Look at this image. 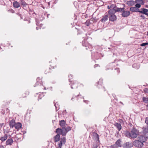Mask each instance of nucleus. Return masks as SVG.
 <instances>
[{"mask_svg":"<svg viewBox=\"0 0 148 148\" xmlns=\"http://www.w3.org/2000/svg\"><path fill=\"white\" fill-rule=\"evenodd\" d=\"M48 5H50V3H49H49H48Z\"/></svg>","mask_w":148,"mask_h":148,"instance_id":"62","label":"nucleus"},{"mask_svg":"<svg viewBox=\"0 0 148 148\" xmlns=\"http://www.w3.org/2000/svg\"><path fill=\"white\" fill-rule=\"evenodd\" d=\"M49 14H47V18H48L49 17Z\"/></svg>","mask_w":148,"mask_h":148,"instance_id":"58","label":"nucleus"},{"mask_svg":"<svg viewBox=\"0 0 148 148\" xmlns=\"http://www.w3.org/2000/svg\"><path fill=\"white\" fill-rule=\"evenodd\" d=\"M140 17H141L142 18L143 20H144L145 19V17L144 15H141L140 16Z\"/></svg>","mask_w":148,"mask_h":148,"instance_id":"48","label":"nucleus"},{"mask_svg":"<svg viewBox=\"0 0 148 148\" xmlns=\"http://www.w3.org/2000/svg\"><path fill=\"white\" fill-rule=\"evenodd\" d=\"M10 1H14L15 0H9Z\"/></svg>","mask_w":148,"mask_h":148,"instance_id":"60","label":"nucleus"},{"mask_svg":"<svg viewBox=\"0 0 148 148\" xmlns=\"http://www.w3.org/2000/svg\"><path fill=\"white\" fill-rule=\"evenodd\" d=\"M115 69L117 71L118 74L120 72V71L119 68Z\"/></svg>","mask_w":148,"mask_h":148,"instance_id":"45","label":"nucleus"},{"mask_svg":"<svg viewBox=\"0 0 148 148\" xmlns=\"http://www.w3.org/2000/svg\"><path fill=\"white\" fill-rule=\"evenodd\" d=\"M63 144V143H62L60 141L58 143V148H61L62 144Z\"/></svg>","mask_w":148,"mask_h":148,"instance_id":"37","label":"nucleus"},{"mask_svg":"<svg viewBox=\"0 0 148 148\" xmlns=\"http://www.w3.org/2000/svg\"><path fill=\"white\" fill-rule=\"evenodd\" d=\"M143 100L145 103H148V98L143 97Z\"/></svg>","mask_w":148,"mask_h":148,"instance_id":"33","label":"nucleus"},{"mask_svg":"<svg viewBox=\"0 0 148 148\" xmlns=\"http://www.w3.org/2000/svg\"><path fill=\"white\" fill-rule=\"evenodd\" d=\"M130 10L132 12H138L139 9L136 8V7H131L130 8Z\"/></svg>","mask_w":148,"mask_h":148,"instance_id":"22","label":"nucleus"},{"mask_svg":"<svg viewBox=\"0 0 148 148\" xmlns=\"http://www.w3.org/2000/svg\"><path fill=\"white\" fill-rule=\"evenodd\" d=\"M0 148H5L3 145H0Z\"/></svg>","mask_w":148,"mask_h":148,"instance_id":"53","label":"nucleus"},{"mask_svg":"<svg viewBox=\"0 0 148 148\" xmlns=\"http://www.w3.org/2000/svg\"><path fill=\"white\" fill-rule=\"evenodd\" d=\"M60 141L63 143V144H65L66 142L65 137H63L61 139V140Z\"/></svg>","mask_w":148,"mask_h":148,"instance_id":"36","label":"nucleus"},{"mask_svg":"<svg viewBox=\"0 0 148 148\" xmlns=\"http://www.w3.org/2000/svg\"><path fill=\"white\" fill-rule=\"evenodd\" d=\"M133 144L135 147L139 148L142 147L144 145L143 143H142L139 140H135L133 142Z\"/></svg>","mask_w":148,"mask_h":148,"instance_id":"5","label":"nucleus"},{"mask_svg":"<svg viewBox=\"0 0 148 148\" xmlns=\"http://www.w3.org/2000/svg\"><path fill=\"white\" fill-rule=\"evenodd\" d=\"M13 142V139L12 138L8 139L6 142V145H11Z\"/></svg>","mask_w":148,"mask_h":148,"instance_id":"19","label":"nucleus"},{"mask_svg":"<svg viewBox=\"0 0 148 148\" xmlns=\"http://www.w3.org/2000/svg\"><path fill=\"white\" fill-rule=\"evenodd\" d=\"M135 65H136V64H133V65H132V66L133 67H134V66H135Z\"/></svg>","mask_w":148,"mask_h":148,"instance_id":"57","label":"nucleus"},{"mask_svg":"<svg viewBox=\"0 0 148 148\" xmlns=\"http://www.w3.org/2000/svg\"><path fill=\"white\" fill-rule=\"evenodd\" d=\"M18 14L20 16V17L21 18V19H23V16L22 15H21V14Z\"/></svg>","mask_w":148,"mask_h":148,"instance_id":"49","label":"nucleus"},{"mask_svg":"<svg viewBox=\"0 0 148 148\" xmlns=\"http://www.w3.org/2000/svg\"><path fill=\"white\" fill-rule=\"evenodd\" d=\"M126 4L128 6H132L134 5L135 4V1L133 0L127 1Z\"/></svg>","mask_w":148,"mask_h":148,"instance_id":"13","label":"nucleus"},{"mask_svg":"<svg viewBox=\"0 0 148 148\" xmlns=\"http://www.w3.org/2000/svg\"><path fill=\"white\" fill-rule=\"evenodd\" d=\"M103 79H99V81L98 82L97 84V86L99 88H102L103 90H105V88L103 87H102V85L103 83Z\"/></svg>","mask_w":148,"mask_h":148,"instance_id":"8","label":"nucleus"},{"mask_svg":"<svg viewBox=\"0 0 148 148\" xmlns=\"http://www.w3.org/2000/svg\"><path fill=\"white\" fill-rule=\"evenodd\" d=\"M139 131L135 127H133L130 132L127 131L125 132V136L130 138H135L138 135H139Z\"/></svg>","mask_w":148,"mask_h":148,"instance_id":"1","label":"nucleus"},{"mask_svg":"<svg viewBox=\"0 0 148 148\" xmlns=\"http://www.w3.org/2000/svg\"><path fill=\"white\" fill-rule=\"evenodd\" d=\"M108 18L109 16L108 15H105L103 16V17L101 19L100 21L102 22H105L108 19Z\"/></svg>","mask_w":148,"mask_h":148,"instance_id":"16","label":"nucleus"},{"mask_svg":"<svg viewBox=\"0 0 148 148\" xmlns=\"http://www.w3.org/2000/svg\"><path fill=\"white\" fill-rule=\"evenodd\" d=\"M22 124L18 122L15 123L14 127L16 129H19L21 128Z\"/></svg>","mask_w":148,"mask_h":148,"instance_id":"23","label":"nucleus"},{"mask_svg":"<svg viewBox=\"0 0 148 148\" xmlns=\"http://www.w3.org/2000/svg\"><path fill=\"white\" fill-rule=\"evenodd\" d=\"M123 5L124 6L123 7V8H120L119 9H121V10H120L118 12L122 13L121 15L122 17H127L130 15V13L129 11L125 10V5L123 4Z\"/></svg>","mask_w":148,"mask_h":148,"instance_id":"2","label":"nucleus"},{"mask_svg":"<svg viewBox=\"0 0 148 148\" xmlns=\"http://www.w3.org/2000/svg\"><path fill=\"white\" fill-rule=\"evenodd\" d=\"M79 96H80V95H78L77 96V97H78Z\"/></svg>","mask_w":148,"mask_h":148,"instance_id":"63","label":"nucleus"},{"mask_svg":"<svg viewBox=\"0 0 148 148\" xmlns=\"http://www.w3.org/2000/svg\"><path fill=\"white\" fill-rule=\"evenodd\" d=\"M110 9L108 11V12H110V11H113L114 12H119L121 9L120 8L117 7L115 4H111L110 5Z\"/></svg>","mask_w":148,"mask_h":148,"instance_id":"4","label":"nucleus"},{"mask_svg":"<svg viewBox=\"0 0 148 148\" xmlns=\"http://www.w3.org/2000/svg\"><path fill=\"white\" fill-rule=\"evenodd\" d=\"M141 10H138V12L142 14H144L146 15H147L148 14V10L144 8H141L140 9Z\"/></svg>","mask_w":148,"mask_h":148,"instance_id":"10","label":"nucleus"},{"mask_svg":"<svg viewBox=\"0 0 148 148\" xmlns=\"http://www.w3.org/2000/svg\"><path fill=\"white\" fill-rule=\"evenodd\" d=\"M147 35L148 36V32H147Z\"/></svg>","mask_w":148,"mask_h":148,"instance_id":"64","label":"nucleus"},{"mask_svg":"<svg viewBox=\"0 0 148 148\" xmlns=\"http://www.w3.org/2000/svg\"><path fill=\"white\" fill-rule=\"evenodd\" d=\"M8 136L7 134H5L2 136L0 137V140L2 142L5 141L8 138Z\"/></svg>","mask_w":148,"mask_h":148,"instance_id":"14","label":"nucleus"},{"mask_svg":"<svg viewBox=\"0 0 148 148\" xmlns=\"http://www.w3.org/2000/svg\"><path fill=\"white\" fill-rule=\"evenodd\" d=\"M84 102L87 104L88 103V101H87L84 100Z\"/></svg>","mask_w":148,"mask_h":148,"instance_id":"55","label":"nucleus"},{"mask_svg":"<svg viewBox=\"0 0 148 148\" xmlns=\"http://www.w3.org/2000/svg\"><path fill=\"white\" fill-rule=\"evenodd\" d=\"M107 8L108 9H110V5H108V6H107Z\"/></svg>","mask_w":148,"mask_h":148,"instance_id":"56","label":"nucleus"},{"mask_svg":"<svg viewBox=\"0 0 148 148\" xmlns=\"http://www.w3.org/2000/svg\"><path fill=\"white\" fill-rule=\"evenodd\" d=\"M70 78V79H69V82H71V78L72 77V75H70L68 76Z\"/></svg>","mask_w":148,"mask_h":148,"instance_id":"46","label":"nucleus"},{"mask_svg":"<svg viewBox=\"0 0 148 148\" xmlns=\"http://www.w3.org/2000/svg\"><path fill=\"white\" fill-rule=\"evenodd\" d=\"M43 97V95L42 94H40L38 96V100L41 99Z\"/></svg>","mask_w":148,"mask_h":148,"instance_id":"42","label":"nucleus"},{"mask_svg":"<svg viewBox=\"0 0 148 148\" xmlns=\"http://www.w3.org/2000/svg\"><path fill=\"white\" fill-rule=\"evenodd\" d=\"M6 111L8 113L10 112V110L8 108H6Z\"/></svg>","mask_w":148,"mask_h":148,"instance_id":"54","label":"nucleus"},{"mask_svg":"<svg viewBox=\"0 0 148 148\" xmlns=\"http://www.w3.org/2000/svg\"><path fill=\"white\" fill-rule=\"evenodd\" d=\"M37 82L34 85V87L36 86L37 85H38L39 84H40V82H41V81H40V78L38 77L36 79Z\"/></svg>","mask_w":148,"mask_h":148,"instance_id":"31","label":"nucleus"},{"mask_svg":"<svg viewBox=\"0 0 148 148\" xmlns=\"http://www.w3.org/2000/svg\"><path fill=\"white\" fill-rule=\"evenodd\" d=\"M77 35H78L79 34H82V36L81 37L83 38H84L86 36V34H84V33H83L82 31H81V30L79 29H77Z\"/></svg>","mask_w":148,"mask_h":148,"instance_id":"17","label":"nucleus"},{"mask_svg":"<svg viewBox=\"0 0 148 148\" xmlns=\"http://www.w3.org/2000/svg\"><path fill=\"white\" fill-rule=\"evenodd\" d=\"M138 3L143 5L144 3V2L143 0H136L135 1V3Z\"/></svg>","mask_w":148,"mask_h":148,"instance_id":"29","label":"nucleus"},{"mask_svg":"<svg viewBox=\"0 0 148 148\" xmlns=\"http://www.w3.org/2000/svg\"><path fill=\"white\" fill-rule=\"evenodd\" d=\"M21 135L20 134H16L14 137V139L16 141H18L21 139V137L20 136Z\"/></svg>","mask_w":148,"mask_h":148,"instance_id":"27","label":"nucleus"},{"mask_svg":"<svg viewBox=\"0 0 148 148\" xmlns=\"http://www.w3.org/2000/svg\"><path fill=\"white\" fill-rule=\"evenodd\" d=\"M99 66V65L98 64H95L94 65V68H95Z\"/></svg>","mask_w":148,"mask_h":148,"instance_id":"51","label":"nucleus"},{"mask_svg":"<svg viewBox=\"0 0 148 148\" xmlns=\"http://www.w3.org/2000/svg\"><path fill=\"white\" fill-rule=\"evenodd\" d=\"M138 140L141 142L142 143L145 142L148 138V136H147L146 135H140L138 137Z\"/></svg>","mask_w":148,"mask_h":148,"instance_id":"7","label":"nucleus"},{"mask_svg":"<svg viewBox=\"0 0 148 148\" xmlns=\"http://www.w3.org/2000/svg\"><path fill=\"white\" fill-rule=\"evenodd\" d=\"M120 103H121V104H122L123 105V103L122 102H120Z\"/></svg>","mask_w":148,"mask_h":148,"instance_id":"59","label":"nucleus"},{"mask_svg":"<svg viewBox=\"0 0 148 148\" xmlns=\"http://www.w3.org/2000/svg\"><path fill=\"white\" fill-rule=\"evenodd\" d=\"M67 132H68L69 131L71 130V128L70 126H68L66 128Z\"/></svg>","mask_w":148,"mask_h":148,"instance_id":"39","label":"nucleus"},{"mask_svg":"<svg viewBox=\"0 0 148 148\" xmlns=\"http://www.w3.org/2000/svg\"><path fill=\"white\" fill-rule=\"evenodd\" d=\"M110 11L108 12L109 20L110 21L114 22L117 19L116 16L114 14L116 12H114L113 11Z\"/></svg>","mask_w":148,"mask_h":148,"instance_id":"3","label":"nucleus"},{"mask_svg":"<svg viewBox=\"0 0 148 148\" xmlns=\"http://www.w3.org/2000/svg\"><path fill=\"white\" fill-rule=\"evenodd\" d=\"M78 84L76 81H75L73 83V84H72L71 85V88L72 89H73L74 88H77Z\"/></svg>","mask_w":148,"mask_h":148,"instance_id":"25","label":"nucleus"},{"mask_svg":"<svg viewBox=\"0 0 148 148\" xmlns=\"http://www.w3.org/2000/svg\"><path fill=\"white\" fill-rule=\"evenodd\" d=\"M114 125L116 127L119 131H120L122 128V126L120 123L116 122L114 124Z\"/></svg>","mask_w":148,"mask_h":148,"instance_id":"18","label":"nucleus"},{"mask_svg":"<svg viewBox=\"0 0 148 148\" xmlns=\"http://www.w3.org/2000/svg\"><path fill=\"white\" fill-rule=\"evenodd\" d=\"M53 103L56 108V111L57 112L59 109V105L58 102H56V103H55L54 102Z\"/></svg>","mask_w":148,"mask_h":148,"instance_id":"28","label":"nucleus"},{"mask_svg":"<svg viewBox=\"0 0 148 148\" xmlns=\"http://www.w3.org/2000/svg\"><path fill=\"white\" fill-rule=\"evenodd\" d=\"M13 6L14 8H18L21 6V3L20 0L19 2L16 1H14L13 3Z\"/></svg>","mask_w":148,"mask_h":148,"instance_id":"11","label":"nucleus"},{"mask_svg":"<svg viewBox=\"0 0 148 148\" xmlns=\"http://www.w3.org/2000/svg\"><path fill=\"white\" fill-rule=\"evenodd\" d=\"M121 140L120 139L118 140L115 142V145L117 147H121Z\"/></svg>","mask_w":148,"mask_h":148,"instance_id":"26","label":"nucleus"},{"mask_svg":"<svg viewBox=\"0 0 148 148\" xmlns=\"http://www.w3.org/2000/svg\"><path fill=\"white\" fill-rule=\"evenodd\" d=\"M116 61V60L115 59V60L114 61V62L110 64V66H112V67H111L110 68V69H113L115 68V65L114 64H115L114 62Z\"/></svg>","mask_w":148,"mask_h":148,"instance_id":"32","label":"nucleus"},{"mask_svg":"<svg viewBox=\"0 0 148 148\" xmlns=\"http://www.w3.org/2000/svg\"><path fill=\"white\" fill-rule=\"evenodd\" d=\"M51 69L50 68H48L46 69L45 71V74H47L49 73H51Z\"/></svg>","mask_w":148,"mask_h":148,"instance_id":"35","label":"nucleus"},{"mask_svg":"<svg viewBox=\"0 0 148 148\" xmlns=\"http://www.w3.org/2000/svg\"><path fill=\"white\" fill-rule=\"evenodd\" d=\"M145 122L147 125H148V117L146 118Z\"/></svg>","mask_w":148,"mask_h":148,"instance_id":"44","label":"nucleus"},{"mask_svg":"<svg viewBox=\"0 0 148 148\" xmlns=\"http://www.w3.org/2000/svg\"><path fill=\"white\" fill-rule=\"evenodd\" d=\"M84 24L86 25L87 26H89L91 24V23L90 22V20L88 19L86 21Z\"/></svg>","mask_w":148,"mask_h":148,"instance_id":"34","label":"nucleus"},{"mask_svg":"<svg viewBox=\"0 0 148 148\" xmlns=\"http://www.w3.org/2000/svg\"><path fill=\"white\" fill-rule=\"evenodd\" d=\"M148 45V42H146L143 43H142L141 44L140 46L142 47H143V46H146V45Z\"/></svg>","mask_w":148,"mask_h":148,"instance_id":"38","label":"nucleus"},{"mask_svg":"<svg viewBox=\"0 0 148 148\" xmlns=\"http://www.w3.org/2000/svg\"><path fill=\"white\" fill-rule=\"evenodd\" d=\"M62 129L60 128H58L56 130V132L57 133V134H59L60 135L62 134Z\"/></svg>","mask_w":148,"mask_h":148,"instance_id":"30","label":"nucleus"},{"mask_svg":"<svg viewBox=\"0 0 148 148\" xmlns=\"http://www.w3.org/2000/svg\"><path fill=\"white\" fill-rule=\"evenodd\" d=\"M8 12H11L12 13H14V11L13 10H8Z\"/></svg>","mask_w":148,"mask_h":148,"instance_id":"47","label":"nucleus"},{"mask_svg":"<svg viewBox=\"0 0 148 148\" xmlns=\"http://www.w3.org/2000/svg\"><path fill=\"white\" fill-rule=\"evenodd\" d=\"M21 6L25 10H27L29 8L28 4L26 3L24 0H20Z\"/></svg>","mask_w":148,"mask_h":148,"instance_id":"6","label":"nucleus"},{"mask_svg":"<svg viewBox=\"0 0 148 148\" xmlns=\"http://www.w3.org/2000/svg\"><path fill=\"white\" fill-rule=\"evenodd\" d=\"M145 7L146 8H148V5H146Z\"/></svg>","mask_w":148,"mask_h":148,"instance_id":"61","label":"nucleus"},{"mask_svg":"<svg viewBox=\"0 0 148 148\" xmlns=\"http://www.w3.org/2000/svg\"><path fill=\"white\" fill-rule=\"evenodd\" d=\"M65 124L66 122L64 120H62L60 121L59 125L61 127H62V128L63 127H65Z\"/></svg>","mask_w":148,"mask_h":148,"instance_id":"24","label":"nucleus"},{"mask_svg":"<svg viewBox=\"0 0 148 148\" xmlns=\"http://www.w3.org/2000/svg\"><path fill=\"white\" fill-rule=\"evenodd\" d=\"M62 136H65L67 133L65 127H63L62 129Z\"/></svg>","mask_w":148,"mask_h":148,"instance_id":"21","label":"nucleus"},{"mask_svg":"<svg viewBox=\"0 0 148 148\" xmlns=\"http://www.w3.org/2000/svg\"><path fill=\"white\" fill-rule=\"evenodd\" d=\"M77 98V96H75V95H73V97H72L71 99V100H73V99H74V98Z\"/></svg>","mask_w":148,"mask_h":148,"instance_id":"50","label":"nucleus"},{"mask_svg":"<svg viewBox=\"0 0 148 148\" xmlns=\"http://www.w3.org/2000/svg\"><path fill=\"white\" fill-rule=\"evenodd\" d=\"M60 137L59 134H57L55 136L54 139L55 142H57L60 140Z\"/></svg>","mask_w":148,"mask_h":148,"instance_id":"20","label":"nucleus"},{"mask_svg":"<svg viewBox=\"0 0 148 148\" xmlns=\"http://www.w3.org/2000/svg\"><path fill=\"white\" fill-rule=\"evenodd\" d=\"M117 147L115 144L111 145L110 146V148H116Z\"/></svg>","mask_w":148,"mask_h":148,"instance_id":"41","label":"nucleus"},{"mask_svg":"<svg viewBox=\"0 0 148 148\" xmlns=\"http://www.w3.org/2000/svg\"><path fill=\"white\" fill-rule=\"evenodd\" d=\"M78 1L79 2H83L85 1V0H78Z\"/></svg>","mask_w":148,"mask_h":148,"instance_id":"52","label":"nucleus"},{"mask_svg":"<svg viewBox=\"0 0 148 148\" xmlns=\"http://www.w3.org/2000/svg\"><path fill=\"white\" fill-rule=\"evenodd\" d=\"M144 92L145 93H148V88H145L144 89Z\"/></svg>","mask_w":148,"mask_h":148,"instance_id":"43","label":"nucleus"},{"mask_svg":"<svg viewBox=\"0 0 148 148\" xmlns=\"http://www.w3.org/2000/svg\"><path fill=\"white\" fill-rule=\"evenodd\" d=\"M92 134V138L94 139V140H95L96 142L99 141V136L98 134L95 132H93Z\"/></svg>","mask_w":148,"mask_h":148,"instance_id":"9","label":"nucleus"},{"mask_svg":"<svg viewBox=\"0 0 148 148\" xmlns=\"http://www.w3.org/2000/svg\"><path fill=\"white\" fill-rule=\"evenodd\" d=\"M141 4L139 3H137L135 5V7L136 8H139L141 7Z\"/></svg>","mask_w":148,"mask_h":148,"instance_id":"40","label":"nucleus"},{"mask_svg":"<svg viewBox=\"0 0 148 148\" xmlns=\"http://www.w3.org/2000/svg\"><path fill=\"white\" fill-rule=\"evenodd\" d=\"M131 143L129 142L125 143L123 145L124 148H131L132 147Z\"/></svg>","mask_w":148,"mask_h":148,"instance_id":"12","label":"nucleus"},{"mask_svg":"<svg viewBox=\"0 0 148 148\" xmlns=\"http://www.w3.org/2000/svg\"><path fill=\"white\" fill-rule=\"evenodd\" d=\"M15 124V120L12 119L9 121V125L10 127L13 128Z\"/></svg>","mask_w":148,"mask_h":148,"instance_id":"15","label":"nucleus"}]
</instances>
